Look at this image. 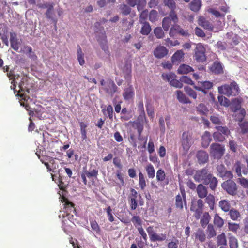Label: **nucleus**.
<instances>
[{"label": "nucleus", "mask_w": 248, "mask_h": 248, "mask_svg": "<svg viewBox=\"0 0 248 248\" xmlns=\"http://www.w3.org/2000/svg\"><path fill=\"white\" fill-rule=\"evenodd\" d=\"M218 92L228 96L230 95L236 96L239 93V88L238 85L234 82L231 83L230 85H224L218 87Z\"/></svg>", "instance_id": "nucleus-1"}, {"label": "nucleus", "mask_w": 248, "mask_h": 248, "mask_svg": "<svg viewBox=\"0 0 248 248\" xmlns=\"http://www.w3.org/2000/svg\"><path fill=\"white\" fill-rule=\"evenodd\" d=\"M178 21L177 14L175 11H170L169 16L165 17L162 20V27L165 31H168L170 26H172V22L176 24Z\"/></svg>", "instance_id": "nucleus-2"}, {"label": "nucleus", "mask_w": 248, "mask_h": 248, "mask_svg": "<svg viewBox=\"0 0 248 248\" xmlns=\"http://www.w3.org/2000/svg\"><path fill=\"white\" fill-rule=\"evenodd\" d=\"M212 177V175L210 173H209L206 169H203L196 172L194 176V178L197 181H203L204 183L208 184L210 182Z\"/></svg>", "instance_id": "nucleus-3"}, {"label": "nucleus", "mask_w": 248, "mask_h": 248, "mask_svg": "<svg viewBox=\"0 0 248 248\" xmlns=\"http://www.w3.org/2000/svg\"><path fill=\"white\" fill-rule=\"evenodd\" d=\"M100 83L103 89L111 96L117 91V87L111 79L108 78L106 81L102 79Z\"/></svg>", "instance_id": "nucleus-4"}, {"label": "nucleus", "mask_w": 248, "mask_h": 248, "mask_svg": "<svg viewBox=\"0 0 248 248\" xmlns=\"http://www.w3.org/2000/svg\"><path fill=\"white\" fill-rule=\"evenodd\" d=\"M221 186L229 195L233 196L236 194L237 185L232 180H228L224 182L222 184Z\"/></svg>", "instance_id": "nucleus-5"}, {"label": "nucleus", "mask_w": 248, "mask_h": 248, "mask_svg": "<svg viewBox=\"0 0 248 248\" xmlns=\"http://www.w3.org/2000/svg\"><path fill=\"white\" fill-rule=\"evenodd\" d=\"M147 231L152 242H161L165 240L167 235L165 233L157 234L154 230L153 226H149L147 229Z\"/></svg>", "instance_id": "nucleus-6"}, {"label": "nucleus", "mask_w": 248, "mask_h": 248, "mask_svg": "<svg viewBox=\"0 0 248 248\" xmlns=\"http://www.w3.org/2000/svg\"><path fill=\"white\" fill-rule=\"evenodd\" d=\"M195 59L199 62H203L206 59L205 48L201 44L197 45L195 49Z\"/></svg>", "instance_id": "nucleus-7"}, {"label": "nucleus", "mask_w": 248, "mask_h": 248, "mask_svg": "<svg viewBox=\"0 0 248 248\" xmlns=\"http://www.w3.org/2000/svg\"><path fill=\"white\" fill-rule=\"evenodd\" d=\"M191 135L188 131H185L183 133L181 143V145L186 151H187L191 145Z\"/></svg>", "instance_id": "nucleus-8"}, {"label": "nucleus", "mask_w": 248, "mask_h": 248, "mask_svg": "<svg viewBox=\"0 0 248 248\" xmlns=\"http://www.w3.org/2000/svg\"><path fill=\"white\" fill-rule=\"evenodd\" d=\"M98 175V170L94 167V168L92 169L91 167L89 170H84V171L81 174V177L82 179V182L84 185H87V180L86 177L91 178L92 177L97 178Z\"/></svg>", "instance_id": "nucleus-9"}, {"label": "nucleus", "mask_w": 248, "mask_h": 248, "mask_svg": "<svg viewBox=\"0 0 248 248\" xmlns=\"http://www.w3.org/2000/svg\"><path fill=\"white\" fill-rule=\"evenodd\" d=\"M226 36V42L230 47L238 45L241 40L239 36L232 32H227Z\"/></svg>", "instance_id": "nucleus-10"}, {"label": "nucleus", "mask_w": 248, "mask_h": 248, "mask_svg": "<svg viewBox=\"0 0 248 248\" xmlns=\"http://www.w3.org/2000/svg\"><path fill=\"white\" fill-rule=\"evenodd\" d=\"M131 194L128 197L129 204L131 210H135L138 206V202L136 199L138 197V192L133 188L130 189Z\"/></svg>", "instance_id": "nucleus-11"}, {"label": "nucleus", "mask_w": 248, "mask_h": 248, "mask_svg": "<svg viewBox=\"0 0 248 248\" xmlns=\"http://www.w3.org/2000/svg\"><path fill=\"white\" fill-rule=\"evenodd\" d=\"M186 195L185 192L184 191L182 192L181 195L179 194L175 197V206L177 208L179 209L180 210H183V201L184 202L186 208Z\"/></svg>", "instance_id": "nucleus-12"}, {"label": "nucleus", "mask_w": 248, "mask_h": 248, "mask_svg": "<svg viewBox=\"0 0 248 248\" xmlns=\"http://www.w3.org/2000/svg\"><path fill=\"white\" fill-rule=\"evenodd\" d=\"M184 55L182 50H177L171 57V62L173 64L178 65L184 61Z\"/></svg>", "instance_id": "nucleus-13"}, {"label": "nucleus", "mask_w": 248, "mask_h": 248, "mask_svg": "<svg viewBox=\"0 0 248 248\" xmlns=\"http://www.w3.org/2000/svg\"><path fill=\"white\" fill-rule=\"evenodd\" d=\"M198 23L199 26L209 31H213L214 29L213 24L202 16H201L199 17Z\"/></svg>", "instance_id": "nucleus-14"}, {"label": "nucleus", "mask_w": 248, "mask_h": 248, "mask_svg": "<svg viewBox=\"0 0 248 248\" xmlns=\"http://www.w3.org/2000/svg\"><path fill=\"white\" fill-rule=\"evenodd\" d=\"M168 53V50L163 46H158L154 51L155 58L161 59L166 56Z\"/></svg>", "instance_id": "nucleus-15"}, {"label": "nucleus", "mask_w": 248, "mask_h": 248, "mask_svg": "<svg viewBox=\"0 0 248 248\" xmlns=\"http://www.w3.org/2000/svg\"><path fill=\"white\" fill-rule=\"evenodd\" d=\"M63 202H64V212L66 213L67 216H69L71 212L75 213L76 209L74 207V204L72 202H70L67 198L63 197Z\"/></svg>", "instance_id": "nucleus-16"}, {"label": "nucleus", "mask_w": 248, "mask_h": 248, "mask_svg": "<svg viewBox=\"0 0 248 248\" xmlns=\"http://www.w3.org/2000/svg\"><path fill=\"white\" fill-rule=\"evenodd\" d=\"M230 134V131L226 126H218V141H222Z\"/></svg>", "instance_id": "nucleus-17"}, {"label": "nucleus", "mask_w": 248, "mask_h": 248, "mask_svg": "<svg viewBox=\"0 0 248 248\" xmlns=\"http://www.w3.org/2000/svg\"><path fill=\"white\" fill-rule=\"evenodd\" d=\"M196 156L200 164H204L208 160V155L204 151H198Z\"/></svg>", "instance_id": "nucleus-18"}, {"label": "nucleus", "mask_w": 248, "mask_h": 248, "mask_svg": "<svg viewBox=\"0 0 248 248\" xmlns=\"http://www.w3.org/2000/svg\"><path fill=\"white\" fill-rule=\"evenodd\" d=\"M123 96L125 100L132 99L134 96V88L132 86L124 89Z\"/></svg>", "instance_id": "nucleus-19"}, {"label": "nucleus", "mask_w": 248, "mask_h": 248, "mask_svg": "<svg viewBox=\"0 0 248 248\" xmlns=\"http://www.w3.org/2000/svg\"><path fill=\"white\" fill-rule=\"evenodd\" d=\"M10 41L11 47L14 50L18 51L19 49V42L16 34L11 33Z\"/></svg>", "instance_id": "nucleus-20"}, {"label": "nucleus", "mask_w": 248, "mask_h": 248, "mask_svg": "<svg viewBox=\"0 0 248 248\" xmlns=\"http://www.w3.org/2000/svg\"><path fill=\"white\" fill-rule=\"evenodd\" d=\"M133 126L137 129L139 137H140L143 130L144 119H140L139 120L138 117L137 121L134 122Z\"/></svg>", "instance_id": "nucleus-21"}, {"label": "nucleus", "mask_w": 248, "mask_h": 248, "mask_svg": "<svg viewBox=\"0 0 248 248\" xmlns=\"http://www.w3.org/2000/svg\"><path fill=\"white\" fill-rule=\"evenodd\" d=\"M196 190L198 195L200 198H204L207 196V188L202 184H199Z\"/></svg>", "instance_id": "nucleus-22"}, {"label": "nucleus", "mask_w": 248, "mask_h": 248, "mask_svg": "<svg viewBox=\"0 0 248 248\" xmlns=\"http://www.w3.org/2000/svg\"><path fill=\"white\" fill-rule=\"evenodd\" d=\"M194 70L190 66L186 64H181L178 69V73L180 74H187Z\"/></svg>", "instance_id": "nucleus-23"}, {"label": "nucleus", "mask_w": 248, "mask_h": 248, "mask_svg": "<svg viewBox=\"0 0 248 248\" xmlns=\"http://www.w3.org/2000/svg\"><path fill=\"white\" fill-rule=\"evenodd\" d=\"M176 94L177 98L180 103L183 104H187L191 103V101L189 100V98L187 97L186 96V95L183 93L182 91H177Z\"/></svg>", "instance_id": "nucleus-24"}, {"label": "nucleus", "mask_w": 248, "mask_h": 248, "mask_svg": "<svg viewBox=\"0 0 248 248\" xmlns=\"http://www.w3.org/2000/svg\"><path fill=\"white\" fill-rule=\"evenodd\" d=\"M202 145L204 147H207L209 145L212 140L210 134L208 131H205L204 135L202 136Z\"/></svg>", "instance_id": "nucleus-25"}, {"label": "nucleus", "mask_w": 248, "mask_h": 248, "mask_svg": "<svg viewBox=\"0 0 248 248\" xmlns=\"http://www.w3.org/2000/svg\"><path fill=\"white\" fill-rule=\"evenodd\" d=\"M201 86H194V88L198 90L206 93L205 90L209 89L212 87V83L209 81L201 82Z\"/></svg>", "instance_id": "nucleus-26"}, {"label": "nucleus", "mask_w": 248, "mask_h": 248, "mask_svg": "<svg viewBox=\"0 0 248 248\" xmlns=\"http://www.w3.org/2000/svg\"><path fill=\"white\" fill-rule=\"evenodd\" d=\"M146 172L149 178L153 179L155 176V170L151 163L148 164L145 167Z\"/></svg>", "instance_id": "nucleus-27"}, {"label": "nucleus", "mask_w": 248, "mask_h": 248, "mask_svg": "<svg viewBox=\"0 0 248 248\" xmlns=\"http://www.w3.org/2000/svg\"><path fill=\"white\" fill-rule=\"evenodd\" d=\"M166 80L170 82L171 86L175 88H181L183 86L182 79L177 80L176 78H165Z\"/></svg>", "instance_id": "nucleus-28"}, {"label": "nucleus", "mask_w": 248, "mask_h": 248, "mask_svg": "<svg viewBox=\"0 0 248 248\" xmlns=\"http://www.w3.org/2000/svg\"><path fill=\"white\" fill-rule=\"evenodd\" d=\"M202 6L201 0H193L189 4V7L191 10L194 12L198 11Z\"/></svg>", "instance_id": "nucleus-29"}, {"label": "nucleus", "mask_w": 248, "mask_h": 248, "mask_svg": "<svg viewBox=\"0 0 248 248\" xmlns=\"http://www.w3.org/2000/svg\"><path fill=\"white\" fill-rule=\"evenodd\" d=\"M190 210L195 212L194 216L197 219H199L200 218L203 211V209L197 208L196 205L193 202L190 206Z\"/></svg>", "instance_id": "nucleus-30"}, {"label": "nucleus", "mask_w": 248, "mask_h": 248, "mask_svg": "<svg viewBox=\"0 0 248 248\" xmlns=\"http://www.w3.org/2000/svg\"><path fill=\"white\" fill-rule=\"evenodd\" d=\"M240 103L241 102L238 99H233L231 104H230L232 110L233 112H236L239 110L241 108Z\"/></svg>", "instance_id": "nucleus-31"}, {"label": "nucleus", "mask_w": 248, "mask_h": 248, "mask_svg": "<svg viewBox=\"0 0 248 248\" xmlns=\"http://www.w3.org/2000/svg\"><path fill=\"white\" fill-rule=\"evenodd\" d=\"M79 126L80 127V133L81 135L82 140L84 141L87 139L86 128L87 127V124H85L83 122H81L79 123Z\"/></svg>", "instance_id": "nucleus-32"}, {"label": "nucleus", "mask_w": 248, "mask_h": 248, "mask_svg": "<svg viewBox=\"0 0 248 248\" xmlns=\"http://www.w3.org/2000/svg\"><path fill=\"white\" fill-rule=\"evenodd\" d=\"M77 55L79 64L80 65H83L85 63V60L84 59V55L82 52L81 48L79 45L78 46Z\"/></svg>", "instance_id": "nucleus-33"}, {"label": "nucleus", "mask_w": 248, "mask_h": 248, "mask_svg": "<svg viewBox=\"0 0 248 248\" xmlns=\"http://www.w3.org/2000/svg\"><path fill=\"white\" fill-rule=\"evenodd\" d=\"M219 206L225 212H228L230 210L231 205L228 201L225 200L220 201L219 202Z\"/></svg>", "instance_id": "nucleus-34"}, {"label": "nucleus", "mask_w": 248, "mask_h": 248, "mask_svg": "<svg viewBox=\"0 0 248 248\" xmlns=\"http://www.w3.org/2000/svg\"><path fill=\"white\" fill-rule=\"evenodd\" d=\"M229 211L230 218L233 220H237L241 217L240 212L234 208L230 209Z\"/></svg>", "instance_id": "nucleus-35"}, {"label": "nucleus", "mask_w": 248, "mask_h": 248, "mask_svg": "<svg viewBox=\"0 0 248 248\" xmlns=\"http://www.w3.org/2000/svg\"><path fill=\"white\" fill-rule=\"evenodd\" d=\"M139 186L141 190H144L146 186L145 177L141 172L139 174Z\"/></svg>", "instance_id": "nucleus-36"}, {"label": "nucleus", "mask_w": 248, "mask_h": 248, "mask_svg": "<svg viewBox=\"0 0 248 248\" xmlns=\"http://www.w3.org/2000/svg\"><path fill=\"white\" fill-rule=\"evenodd\" d=\"M142 23L143 25L141 29L140 32L143 35H147L149 34L151 31V27L149 23L147 22Z\"/></svg>", "instance_id": "nucleus-37"}, {"label": "nucleus", "mask_w": 248, "mask_h": 248, "mask_svg": "<svg viewBox=\"0 0 248 248\" xmlns=\"http://www.w3.org/2000/svg\"><path fill=\"white\" fill-rule=\"evenodd\" d=\"M195 238L202 242L205 240V234L203 230L199 229L195 232Z\"/></svg>", "instance_id": "nucleus-38"}, {"label": "nucleus", "mask_w": 248, "mask_h": 248, "mask_svg": "<svg viewBox=\"0 0 248 248\" xmlns=\"http://www.w3.org/2000/svg\"><path fill=\"white\" fill-rule=\"evenodd\" d=\"M180 26L176 24H174L170 28L169 35L170 37H173L179 33L180 30Z\"/></svg>", "instance_id": "nucleus-39"}, {"label": "nucleus", "mask_w": 248, "mask_h": 248, "mask_svg": "<svg viewBox=\"0 0 248 248\" xmlns=\"http://www.w3.org/2000/svg\"><path fill=\"white\" fill-rule=\"evenodd\" d=\"M138 110L140 113V115L139 116V120L140 119H145V112L144 109V106H143V103L142 101H140L139 103L138 106Z\"/></svg>", "instance_id": "nucleus-40"}, {"label": "nucleus", "mask_w": 248, "mask_h": 248, "mask_svg": "<svg viewBox=\"0 0 248 248\" xmlns=\"http://www.w3.org/2000/svg\"><path fill=\"white\" fill-rule=\"evenodd\" d=\"M131 221L137 229L138 228L142 227V220L140 217L138 216H133L131 218Z\"/></svg>", "instance_id": "nucleus-41"}, {"label": "nucleus", "mask_w": 248, "mask_h": 248, "mask_svg": "<svg viewBox=\"0 0 248 248\" xmlns=\"http://www.w3.org/2000/svg\"><path fill=\"white\" fill-rule=\"evenodd\" d=\"M100 44L101 48L104 51H108V47L107 41V37L106 35H105V33L102 34V41L100 42Z\"/></svg>", "instance_id": "nucleus-42"}, {"label": "nucleus", "mask_w": 248, "mask_h": 248, "mask_svg": "<svg viewBox=\"0 0 248 248\" xmlns=\"http://www.w3.org/2000/svg\"><path fill=\"white\" fill-rule=\"evenodd\" d=\"M156 180L158 182L163 181L166 177V174L164 170L162 169H159L156 172Z\"/></svg>", "instance_id": "nucleus-43"}, {"label": "nucleus", "mask_w": 248, "mask_h": 248, "mask_svg": "<svg viewBox=\"0 0 248 248\" xmlns=\"http://www.w3.org/2000/svg\"><path fill=\"white\" fill-rule=\"evenodd\" d=\"M210 217L207 212H205L201 219V224L203 227H205L209 223Z\"/></svg>", "instance_id": "nucleus-44"}, {"label": "nucleus", "mask_w": 248, "mask_h": 248, "mask_svg": "<svg viewBox=\"0 0 248 248\" xmlns=\"http://www.w3.org/2000/svg\"><path fill=\"white\" fill-rule=\"evenodd\" d=\"M220 177H222L223 179H231L233 177V175L231 171L225 170L219 172L218 174Z\"/></svg>", "instance_id": "nucleus-45"}, {"label": "nucleus", "mask_w": 248, "mask_h": 248, "mask_svg": "<svg viewBox=\"0 0 248 248\" xmlns=\"http://www.w3.org/2000/svg\"><path fill=\"white\" fill-rule=\"evenodd\" d=\"M184 90L186 93L190 97H192L193 99H196L197 98V94L196 92L191 88L188 86H185L184 87Z\"/></svg>", "instance_id": "nucleus-46"}, {"label": "nucleus", "mask_w": 248, "mask_h": 248, "mask_svg": "<svg viewBox=\"0 0 248 248\" xmlns=\"http://www.w3.org/2000/svg\"><path fill=\"white\" fill-rule=\"evenodd\" d=\"M157 12L155 10H152L149 14V20L152 22H154L157 20Z\"/></svg>", "instance_id": "nucleus-47"}, {"label": "nucleus", "mask_w": 248, "mask_h": 248, "mask_svg": "<svg viewBox=\"0 0 248 248\" xmlns=\"http://www.w3.org/2000/svg\"><path fill=\"white\" fill-rule=\"evenodd\" d=\"M164 4L168 7L171 11H174L176 8V3L173 0H164Z\"/></svg>", "instance_id": "nucleus-48"}, {"label": "nucleus", "mask_w": 248, "mask_h": 248, "mask_svg": "<svg viewBox=\"0 0 248 248\" xmlns=\"http://www.w3.org/2000/svg\"><path fill=\"white\" fill-rule=\"evenodd\" d=\"M218 102H219L221 105L225 107H228L230 104L229 100L227 98L222 95L218 96Z\"/></svg>", "instance_id": "nucleus-49"}, {"label": "nucleus", "mask_w": 248, "mask_h": 248, "mask_svg": "<svg viewBox=\"0 0 248 248\" xmlns=\"http://www.w3.org/2000/svg\"><path fill=\"white\" fill-rule=\"evenodd\" d=\"M206 202L209 204L210 209L213 210L215 203L214 197L213 195L209 194L206 198Z\"/></svg>", "instance_id": "nucleus-50"}, {"label": "nucleus", "mask_w": 248, "mask_h": 248, "mask_svg": "<svg viewBox=\"0 0 248 248\" xmlns=\"http://www.w3.org/2000/svg\"><path fill=\"white\" fill-rule=\"evenodd\" d=\"M154 32L157 38H162L164 36V33L161 27L155 28L154 30Z\"/></svg>", "instance_id": "nucleus-51"}, {"label": "nucleus", "mask_w": 248, "mask_h": 248, "mask_svg": "<svg viewBox=\"0 0 248 248\" xmlns=\"http://www.w3.org/2000/svg\"><path fill=\"white\" fill-rule=\"evenodd\" d=\"M121 13L124 15H128L131 12V9L126 4L121 5L120 6Z\"/></svg>", "instance_id": "nucleus-52"}, {"label": "nucleus", "mask_w": 248, "mask_h": 248, "mask_svg": "<svg viewBox=\"0 0 248 248\" xmlns=\"http://www.w3.org/2000/svg\"><path fill=\"white\" fill-rule=\"evenodd\" d=\"M229 244L230 248H238V242L237 239L231 236L229 238Z\"/></svg>", "instance_id": "nucleus-53"}, {"label": "nucleus", "mask_w": 248, "mask_h": 248, "mask_svg": "<svg viewBox=\"0 0 248 248\" xmlns=\"http://www.w3.org/2000/svg\"><path fill=\"white\" fill-rule=\"evenodd\" d=\"M149 16L148 11L147 10H145L142 11L140 16V23L146 22V20Z\"/></svg>", "instance_id": "nucleus-54"}, {"label": "nucleus", "mask_w": 248, "mask_h": 248, "mask_svg": "<svg viewBox=\"0 0 248 248\" xmlns=\"http://www.w3.org/2000/svg\"><path fill=\"white\" fill-rule=\"evenodd\" d=\"M123 73L125 74L124 76H130L131 73V65L126 63L123 68Z\"/></svg>", "instance_id": "nucleus-55"}, {"label": "nucleus", "mask_w": 248, "mask_h": 248, "mask_svg": "<svg viewBox=\"0 0 248 248\" xmlns=\"http://www.w3.org/2000/svg\"><path fill=\"white\" fill-rule=\"evenodd\" d=\"M233 168L234 169H235L238 176H241L242 166L241 163L239 161L236 162L234 165Z\"/></svg>", "instance_id": "nucleus-56"}, {"label": "nucleus", "mask_w": 248, "mask_h": 248, "mask_svg": "<svg viewBox=\"0 0 248 248\" xmlns=\"http://www.w3.org/2000/svg\"><path fill=\"white\" fill-rule=\"evenodd\" d=\"M54 5H51L45 12V16L47 19H52Z\"/></svg>", "instance_id": "nucleus-57"}, {"label": "nucleus", "mask_w": 248, "mask_h": 248, "mask_svg": "<svg viewBox=\"0 0 248 248\" xmlns=\"http://www.w3.org/2000/svg\"><path fill=\"white\" fill-rule=\"evenodd\" d=\"M197 110L201 114H205L207 111V108L203 104H200L197 107Z\"/></svg>", "instance_id": "nucleus-58"}, {"label": "nucleus", "mask_w": 248, "mask_h": 248, "mask_svg": "<svg viewBox=\"0 0 248 248\" xmlns=\"http://www.w3.org/2000/svg\"><path fill=\"white\" fill-rule=\"evenodd\" d=\"M90 225L92 229L95 231L97 233H99L100 232V227L95 220L90 221Z\"/></svg>", "instance_id": "nucleus-59"}, {"label": "nucleus", "mask_w": 248, "mask_h": 248, "mask_svg": "<svg viewBox=\"0 0 248 248\" xmlns=\"http://www.w3.org/2000/svg\"><path fill=\"white\" fill-rule=\"evenodd\" d=\"M105 111H107L109 118L110 119H112L113 118V112L112 106L110 105L108 106L106 110L104 109L102 110L103 113H104Z\"/></svg>", "instance_id": "nucleus-60"}, {"label": "nucleus", "mask_w": 248, "mask_h": 248, "mask_svg": "<svg viewBox=\"0 0 248 248\" xmlns=\"http://www.w3.org/2000/svg\"><path fill=\"white\" fill-rule=\"evenodd\" d=\"M211 155L216 158L217 155V143H213L210 147Z\"/></svg>", "instance_id": "nucleus-61"}, {"label": "nucleus", "mask_w": 248, "mask_h": 248, "mask_svg": "<svg viewBox=\"0 0 248 248\" xmlns=\"http://www.w3.org/2000/svg\"><path fill=\"white\" fill-rule=\"evenodd\" d=\"M238 182L245 188L248 189V180L244 177L239 178Z\"/></svg>", "instance_id": "nucleus-62"}, {"label": "nucleus", "mask_w": 248, "mask_h": 248, "mask_svg": "<svg viewBox=\"0 0 248 248\" xmlns=\"http://www.w3.org/2000/svg\"><path fill=\"white\" fill-rule=\"evenodd\" d=\"M207 232H208V235L209 237H214L216 235V231L214 229L213 226L211 224H209L208 226Z\"/></svg>", "instance_id": "nucleus-63"}, {"label": "nucleus", "mask_w": 248, "mask_h": 248, "mask_svg": "<svg viewBox=\"0 0 248 248\" xmlns=\"http://www.w3.org/2000/svg\"><path fill=\"white\" fill-rule=\"evenodd\" d=\"M178 240L175 238L174 240L168 243L167 247L168 248H178Z\"/></svg>", "instance_id": "nucleus-64"}]
</instances>
